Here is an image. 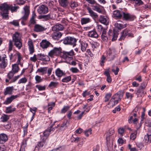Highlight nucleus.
<instances>
[{"label":"nucleus","instance_id":"nucleus-27","mask_svg":"<svg viewBox=\"0 0 151 151\" xmlns=\"http://www.w3.org/2000/svg\"><path fill=\"white\" fill-rule=\"evenodd\" d=\"M80 42L81 50L83 52H85L88 46V43L84 41H81Z\"/></svg>","mask_w":151,"mask_h":151},{"label":"nucleus","instance_id":"nucleus-26","mask_svg":"<svg viewBox=\"0 0 151 151\" xmlns=\"http://www.w3.org/2000/svg\"><path fill=\"white\" fill-rule=\"evenodd\" d=\"M17 97L18 96L17 95H12L10 97L7 98L4 102V104L7 105L10 104L14 99L17 98Z\"/></svg>","mask_w":151,"mask_h":151},{"label":"nucleus","instance_id":"nucleus-28","mask_svg":"<svg viewBox=\"0 0 151 151\" xmlns=\"http://www.w3.org/2000/svg\"><path fill=\"white\" fill-rule=\"evenodd\" d=\"M123 12H121L118 10H116L113 12V15L114 17L118 18H121L123 16Z\"/></svg>","mask_w":151,"mask_h":151},{"label":"nucleus","instance_id":"nucleus-2","mask_svg":"<svg viewBox=\"0 0 151 151\" xmlns=\"http://www.w3.org/2000/svg\"><path fill=\"white\" fill-rule=\"evenodd\" d=\"M0 9L1 10V14L4 18L8 17L9 11L10 10L9 5L6 3H4L0 5Z\"/></svg>","mask_w":151,"mask_h":151},{"label":"nucleus","instance_id":"nucleus-40","mask_svg":"<svg viewBox=\"0 0 151 151\" xmlns=\"http://www.w3.org/2000/svg\"><path fill=\"white\" fill-rule=\"evenodd\" d=\"M36 15L34 11L33 12L32 16V17L30 19V22L31 24H34L36 23V21L35 19Z\"/></svg>","mask_w":151,"mask_h":151},{"label":"nucleus","instance_id":"nucleus-14","mask_svg":"<svg viewBox=\"0 0 151 151\" xmlns=\"http://www.w3.org/2000/svg\"><path fill=\"white\" fill-rule=\"evenodd\" d=\"M55 17L53 16V14L52 13L50 12L48 14L43 15L39 16V19H43L44 21H47L50 19H53Z\"/></svg>","mask_w":151,"mask_h":151},{"label":"nucleus","instance_id":"nucleus-49","mask_svg":"<svg viewBox=\"0 0 151 151\" xmlns=\"http://www.w3.org/2000/svg\"><path fill=\"white\" fill-rule=\"evenodd\" d=\"M137 134V131H135L133 133L131 134L130 136V138L131 139L134 140L136 137V135Z\"/></svg>","mask_w":151,"mask_h":151},{"label":"nucleus","instance_id":"nucleus-24","mask_svg":"<svg viewBox=\"0 0 151 151\" xmlns=\"http://www.w3.org/2000/svg\"><path fill=\"white\" fill-rule=\"evenodd\" d=\"M14 90L13 86H9L6 87L5 89L4 93V95H11L12 93Z\"/></svg>","mask_w":151,"mask_h":151},{"label":"nucleus","instance_id":"nucleus-9","mask_svg":"<svg viewBox=\"0 0 151 151\" xmlns=\"http://www.w3.org/2000/svg\"><path fill=\"white\" fill-rule=\"evenodd\" d=\"M74 55V52L73 50H72L69 52L63 51L62 53L61 57L66 59L68 58H71Z\"/></svg>","mask_w":151,"mask_h":151},{"label":"nucleus","instance_id":"nucleus-16","mask_svg":"<svg viewBox=\"0 0 151 151\" xmlns=\"http://www.w3.org/2000/svg\"><path fill=\"white\" fill-rule=\"evenodd\" d=\"M50 45L52 47H53L52 45L51 44L50 42L46 40H42L40 43V46L42 49H46Z\"/></svg>","mask_w":151,"mask_h":151},{"label":"nucleus","instance_id":"nucleus-22","mask_svg":"<svg viewBox=\"0 0 151 151\" xmlns=\"http://www.w3.org/2000/svg\"><path fill=\"white\" fill-rule=\"evenodd\" d=\"M143 142L145 144L150 143L151 142V132L149 131L148 133L145 136Z\"/></svg>","mask_w":151,"mask_h":151},{"label":"nucleus","instance_id":"nucleus-8","mask_svg":"<svg viewBox=\"0 0 151 151\" xmlns=\"http://www.w3.org/2000/svg\"><path fill=\"white\" fill-rule=\"evenodd\" d=\"M136 18L135 16L130 14L124 12L123 19L124 20L128 21H132Z\"/></svg>","mask_w":151,"mask_h":151},{"label":"nucleus","instance_id":"nucleus-1","mask_svg":"<svg viewBox=\"0 0 151 151\" xmlns=\"http://www.w3.org/2000/svg\"><path fill=\"white\" fill-rule=\"evenodd\" d=\"M21 36L20 33L16 32L12 36V41L14 42V45L19 49H20L22 46Z\"/></svg>","mask_w":151,"mask_h":151},{"label":"nucleus","instance_id":"nucleus-17","mask_svg":"<svg viewBox=\"0 0 151 151\" xmlns=\"http://www.w3.org/2000/svg\"><path fill=\"white\" fill-rule=\"evenodd\" d=\"M37 59L39 60L48 61L50 60L49 57L42 53L38 54L37 55Z\"/></svg>","mask_w":151,"mask_h":151},{"label":"nucleus","instance_id":"nucleus-60","mask_svg":"<svg viewBox=\"0 0 151 151\" xmlns=\"http://www.w3.org/2000/svg\"><path fill=\"white\" fill-rule=\"evenodd\" d=\"M92 134V130L91 129H89L88 130H86L84 132V134L85 135L87 136L88 137L89 134Z\"/></svg>","mask_w":151,"mask_h":151},{"label":"nucleus","instance_id":"nucleus-57","mask_svg":"<svg viewBox=\"0 0 151 151\" xmlns=\"http://www.w3.org/2000/svg\"><path fill=\"white\" fill-rule=\"evenodd\" d=\"M118 133L120 137L123 136L124 132V129L123 128H120L118 130Z\"/></svg>","mask_w":151,"mask_h":151},{"label":"nucleus","instance_id":"nucleus-21","mask_svg":"<svg viewBox=\"0 0 151 151\" xmlns=\"http://www.w3.org/2000/svg\"><path fill=\"white\" fill-rule=\"evenodd\" d=\"M47 140H42V138H40V141L37 142V147L40 149L44 147L47 145Z\"/></svg>","mask_w":151,"mask_h":151},{"label":"nucleus","instance_id":"nucleus-38","mask_svg":"<svg viewBox=\"0 0 151 151\" xmlns=\"http://www.w3.org/2000/svg\"><path fill=\"white\" fill-rule=\"evenodd\" d=\"M91 21L89 18H83L81 19V22L82 25L86 24L90 22Z\"/></svg>","mask_w":151,"mask_h":151},{"label":"nucleus","instance_id":"nucleus-25","mask_svg":"<svg viewBox=\"0 0 151 151\" xmlns=\"http://www.w3.org/2000/svg\"><path fill=\"white\" fill-rule=\"evenodd\" d=\"M99 21L101 23L105 25H107L109 24L108 18L106 16L101 15Z\"/></svg>","mask_w":151,"mask_h":151},{"label":"nucleus","instance_id":"nucleus-52","mask_svg":"<svg viewBox=\"0 0 151 151\" xmlns=\"http://www.w3.org/2000/svg\"><path fill=\"white\" fill-rule=\"evenodd\" d=\"M27 81V79L25 77L22 78L19 80L18 81V84L24 83Z\"/></svg>","mask_w":151,"mask_h":151},{"label":"nucleus","instance_id":"nucleus-13","mask_svg":"<svg viewBox=\"0 0 151 151\" xmlns=\"http://www.w3.org/2000/svg\"><path fill=\"white\" fill-rule=\"evenodd\" d=\"M46 29V28L42 25L36 24L34 26L33 30L36 32H41L45 30Z\"/></svg>","mask_w":151,"mask_h":151},{"label":"nucleus","instance_id":"nucleus-51","mask_svg":"<svg viewBox=\"0 0 151 151\" xmlns=\"http://www.w3.org/2000/svg\"><path fill=\"white\" fill-rule=\"evenodd\" d=\"M70 108L69 106H65L63 107V108L62 109L61 111V113H65L68 110H69Z\"/></svg>","mask_w":151,"mask_h":151},{"label":"nucleus","instance_id":"nucleus-30","mask_svg":"<svg viewBox=\"0 0 151 151\" xmlns=\"http://www.w3.org/2000/svg\"><path fill=\"white\" fill-rule=\"evenodd\" d=\"M64 27L63 25L60 24H57L52 27L53 30L58 31L62 30L63 29Z\"/></svg>","mask_w":151,"mask_h":151},{"label":"nucleus","instance_id":"nucleus-50","mask_svg":"<svg viewBox=\"0 0 151 151\" xmlns=\"http://www.w3.org/2000/svg\"><path fill=\"white\" fill-rule=\"evenodd\" d=\"M10 10H11L12 12H16L17 9L19 8L18 6H13L12 5H9Z\"/></svg>","mask_w":151,"mask_h":151},{"label":"nucleus","instance_id":"nucleus-41","mask_svg":"<svg viewBox=\"0 0 151 151\" xmlns=\"http://www.w3.org/2000/svg\"><path fill=\"white\" fill-rule=\"evenodd\" d=\"M69 123V122L68 120H66L64 121L63 123L60 125V129L63 130L66 129L68 127L67 124V123Z\"/></svg>","mask_w":151,"mask_h":151},{"label":"nucleus","instance_id":"nucleus-31","mask_svg":"<svg viewBox=\"0 0 151 151\" xmlns=\"http://www.w3.org/2000/svg\"><path fill=\"white\" fill-rule=\"evenodd\" d=\"M88 35L89 37L96 38H97L99 36L97 32L95 30L89 32Z\"/></svg>","mask_w":151,"mask_h":151},{"label":"nucleus","instance_id":"nucleus-46","mask_svg":"<svg viewBox=\"0 0 151 151\" xmlns=\"http://www.w3.org/2000/svg\"><path fill=\"white\" fill-rule=\"evenodd\" d=\"M106 58L104 55H102L100 61V64L101 66H102L104 65V63L106 61Z\"/></svg>","mask_w":151,"mask_h":151},{"label":"nucleus","instance_id":"nucleus-64","mask_svg":"<svg viewBox=\"0 0 151 151\" xmlns=\"http://www.w3.org/2000/svg\"><path fill=\"white\" fill-rule=\"evenodd\" d=\"M10 23L16 26L19 25V22L18 20H13V21L10 22Z\"/></svg>","mask_w":151,"mask_h":151},{"label":"nucleus","instance_id":"nucleus-55","mask_svg":"<svg viewBox=\"0 0 151 151\" xmlns=\"http://www.w3.org/2000/svg\"><path fill=\"white\" fill-rule=\"evenodd\" d=\"M47 70V68L46 67L41 68L38 70V71L44 74L46 73Z\"/></svg>","mask_w":151,"mask_h":151},{"label":"nucleus","instance_id":"nucleus-7","mask_svg":"<svg viewBox=\"0 0 151 151\" xmlns=\"http://www.w3.org/2000/svg\"><path fill=\"white\" fill-rule=\"evenodd\" d=\"M54 130V129L52 127L47 128L43 132V135H40V137L42 138V140H46L48 141V137L50 134L51 133V132H53Z\"/></svg>","mask_w":151,"mask_h":151},{"label":"nucleus","instance_id":"nucleus-56","mask_svg":"<svg viewBox=\"0 0 151 151\" xmlns=\"http://www.w3.org/2000/svg\"><path fill=\"white\" fill-rule=\"evenodd\" d=\"M117 142L119 144L122 145L123 144L126 143V140H125L123 139L122 138H119L117 140Z\"/></svg>","mask_w":151,"mask_h":151},{"label":"nucleus","instance_id":"nucleus-45","mask_svg":"<svg viewBox=\"0 0 151 151\" xmlns=\"http://www.w3.org/2000/svg\"><path fill=\"white\" fill-rule=\"evenodd\" d=\"M16 109L12 108L11 106L7 107L6 109L5 112L6 113H10L15 111Z\"/></svg>","mask_w":151,"mask_h":151},{"label":"nucleus","instance_id":"nucleus-33","mask_svg":"<svg viewBox=\"0 0 151 151\" xmlns=\"http://www.w3.org/2000/svg\"><path fill=\"white\" fill-rule=\"evenodd\" d=\"M104 74L107 77L106 81L109 83H110L112 79L110 75L109 70H106L104 73Z\"/></svg>","mask_w":151,"mask_h":151},{"label":"nucleus","instance_id":"nucleus-54","mask_svg":"<svg viewBox=\"0 0 151 151\" xmlns=\"http://www.w3.org/2000/svg\"><path fill=\"white\" fill-rule=\"evenodd\" d=\"M125 95L127 98L131 100L133 97V94H131L129 92H126Z\"/></svg>","mask_w":151,"mask_h":151},{"label":"nucleus","instance_id":"nucleus-4","mask_svg":"<svg viewBox=\"0 0 151 151\" xmlns=\"http://www.w3.org/2000/svg\"><path fill=\"white\" fill-rule=\"evenodd\" d=\"M63 43L65 45H73V47L76 45L77 40L75 38L70 36L65 37L63 40Z\"/></svg>","mask_w":151,"mask_h":151},{"label":"nucleus","instance_id":"nucleus-58","mask_svg":"<svg viewBox=\"0 0 151 151\" xmlns=\"http://www.w3.org/2000/svg\"><path fill=\"white\" fill-rule=\"evenodd\" d=\"M137 108H135L131 113V114L134 116V118L137 117Z\"/></svg>","mask_w":151,"mask_h":151},{"label":"nucleus","instance_id":"nucleus-59","mask_svg":"<svg viewBox=\"0 0 151 151\" xmlns=\"http://www.w3.org/2000/svg\"><path fill=\"white\" fill-rule=\"evenodd\" d=\"M36 87L39 91L44 90L45 88V86H43L39 85H37Z\"/></svg>","mask_w":151,"mask_h":151},{"label":"nucleus","instance_id":"nucleus-29","mask_svg":"<svg viewBox=\"0 0 151 151\" xmlns=\"http://www.w3.org/2000/svg\"><path fill=\"white\" fill-rule=\"evenodd\" d=\"M8 140L7 136L5 134L2 133L0 134V141L1 143L6 142Z\"/></svg>","mask_w":151,"mask_h":151},{"label":"nucleus","instance_id":"nucleus-47","mask_svg":"<svg viewBox=\"0 0 151 151\" xmlns=\"http://www.w3.org/2000/svg\"><path fill=\"white\" fill-rule=\"evenodd\" d=\"M9 42L8 51V52H9L12 50L13 45L12 42V40H10L9 41Z\"/></svg>","mask_w":151,"mask_h":151},{"label":"nucleus","instance_id":"nucleus-61","mask_svg":"<svg viewBox=\"0 0 151 151\" xmlns=\"http://www.w3.org/2000/svg\"><path fill=\"white\" fill-rule=\"evenodd\" d=\"M136 145L137 147L140 150H141L144 148V146L142 143L141 142H138L136 143Z\"/></svg>","mask_w":151,"mask_h":151},{"label":"nucleus","instance_id":"nucleus-39","mask_svg":"<svg viewBox=\"0 0 151 151\" xmlns=\"http://www.w3.org/2000/svg\"><path fill=\"white\" fill-rule=\"evenodd\" d=\"M55 73L56 75L59 77H60L65 74V72L59 68H58L56 70Z\"/></svg>","mask_w":151,"mask_h":151},{"label":"nucleus","instance_id":"nucleus-23","mask_svg":"<svg viewBox=\"0 0 151 151\" xmlns=\"http://www.w3.org/2000/svg\"><path fill=\"white\" fill-rule=\"evenodd\" d=\"M62 35L61 33L56 31L52 34L51 36L54 40H58L61 37Z\"/></svg>","mask_w":151,"mask_h":151},{"label":"nucleus","instance_id":"nucleus-5","mask_svg":"<svg viewBox=\"0 0 151 151\" xmlns=\"http://www.w3.org/2000/svg\"><path fill=\"white\" fill-rule=\"evenodd\" d=\"M29 6L26 5L24 8V15L21 18L22 20L21 23L23 25H24V22L27 19L30 13Z\"/></svg>","mask_w":151,"mask_h":151},{"label":"nucleus","instance_id":"nucleus-48","mask_svg":"<svg viewBox=\"0 0 151 151\" xmlns=\"http://www.w3.org/2000/svg\"><path fill=\"white\" fill-rule=\"evenodd\" d=\"M78 6L77 2L73 1H70V6L72 9H74Z\"/></svg>","mask_w":151,"mask_h":151},{"label":"nucleus","instance_id":"nucleus-34","mask_svg":"<svg viewBox=\"0 0 151 151\" xmlns=\"http://www.w3.org/2000/svg\"><path fill=\"white\" fill-rule=\"evenodd\" d=\"M114 130L113 129H111L106 134V139L107 141L109 140V137L113 135L114 133Z\"/></svg>","mask_w":151,"mask_h":151},{"label":"nucleus","instance_id":"nucleus-11","mask_svg":"<svg viewBox=\"0 0 151 151\" xmlns=\"http://www.w3.org/2000/svg\"><path fill=\"white\" fill-rule=\"evenodd\" d=\"M118 94H116L114 96L109 103V104L110 105V107H112L114 106L116 104H117L118 102V100H117V97H119Z\"/></svg>","mask_w":151,"mask_h":151},{"label":"nucleus","instance_id":"nucleus-32","mask_svg":"<svg viewBox=\"0 0 151 151\" xmlns=\"http://www.w3.org/2000/svg\"><path fill=\"white\" fill-rule=\"evenodd\" d=\"M101 38L102 40L104 42H107L109 40V38L106 35V32L104 29L102 32Z\"/></svg>","mask_w":151,"mask_h":151},{"label":"nucleus","instance_id":"nucleus-53","mask_svg":"<svg viewBox=\"0 0 151 151\" xmlns=\"http://www.w3.org/2000/svg\"><path fill=\"white\" fill-rule=\"evenodd\" d=\"M71 77L70 76L65 77L62 79V81L63 82H68L71 80Z\"/></svg>","mask_w":151,"mask_h":151},{"label":"nucleus","instance_id":"nucleus-63","mask_svg":"<svg viewBox=\"0 0 151 151\" xmlns=\"http://www.w3.org/2000/svg\"><path fill=\"white\" fill-rule=\"evenodd\" d=\"M147 86V83L145 82H143L141 83L140 86L139 87V88H140L141 89H142L143 90H144L146 88V86Z\"/></svg>","mask_w":151,"mask_h":151},{"label":"nucleus","instance_id":"nucleus-43","mask_svg":"<svg viewBox=\"0 0 151 151\" xmlns=\"http://www.w3.org/2000/svg\"><path fill=\"white\" fill-rule=\"evenodd\" d=\"M93 9L98 12L99 13H100L102 12V10L100 7V6L98 4L93 6Z\"/></svg>","mask_w":151,"mask_h":151},{"label":"nucleus","instance_id":"nucleus-6","mask_svg":"<svg viewBox=\"0 0 151 151\" xmlns=\"http://www.w3.org/2000/svg\"><path fill=\"white\" fill-rule=\"evenodd\" d=\"M122 35L119 39V40H124L127 36L128 37H133V34L131 32V31L128 28H127L124 29L122 32Z\"/></svg>","mask_w":151,"mask_h":151},{"label":"nucleus","instance_id":"nucleus-20","mask_svg":"<svg viewBox=\"0 0 151 151\" xmlns=\"http://www.w3.org/2000/svg\"><path fill=\"white\" fill-rule=\"evenodd\" d=\"M27 44L29 53L30 54H32L35 52L34 46L32 40L31 39H29Z\"/></svg>","mask_w":151,"mask_h":151},{"label":"nucleus","instance_id":"nucleus-42","mask_svg":"<svg viewBox=\"0 0 151 151\" xmlns=\"http://www.w3.org/2000/svg\"><path fill=\"white\" fill-rule=\"evenodd\" d=\"M59 3L62 6L65 7L68 5V0H60Z\"/></svg>","mask_w":151,"mask_h":151},{"label":"nucleus","instance_id":"nucleus-36","mask_svg":"<svg viewBox=\"0 0 151 151\" xmlns=\"http://www.w3.org/2000/svg\"><path fill=\"white\" fill-rule=\"evenodd\" d=\"M122 22L120 21H117L114 24L115 29L118 30H120L122 29Z\"/></svg>","mask_w":151,"mask_h":151},{"label":"nucleus","instance_id":"nucleus-35","mask_svg":"<svg viewBox=\"0 0 151 151\" xmlns=\"http://www.w3.org/2000/svg\"><path fill=\"white\" fill-rule=\"evenodd\" d=\"M9 116L4 114H3L0 118V121L3 122H6L9 119Z\"/></svg>","mask_w":151,"mask_h":151},{"label":"nucleus","instance_id":"nucleus-44","mask_svg":"<svg viewBox=\"0 0 151 151\" xmlns=\"http://www.w3.org/2000/svg\"><path fill=\"white\" fill-rule=\"evenodd\" d=\"M6 57H4L2 59V62L0 64V66H6L7 65V60L5 59Z\"/></svg>","mask_w":151,"mask_h":151},{"label":"nucleus","instance_id":"nucleus-12","mask_svg":"<svg viewBox=\"0 0 151 151\" xmlns=\"http://www.w3.org/2000/svg\"><path fill=\"white\" fill-rule=\"evenodd\" d=\"M37 11L39 14H45L48 12V8L44 5H42L39 7Z\"/></svg>","mask_w":151,"mask_h":151},{"label":"nucleus","instance_id":"nucleus-62","mask_svg":"<svg viewBox=\"0 0 151 151\" xmlns=\"http://www.w3.org/2000/svg\"><path fill=\"white\" fill-rule=\"evenodd\" d=\"M14 73L12 72V71H10L7 74V77L9 78V79L10 80L14 76Z\"/></svg>","mask_w":151,"mask_h":151},{"label":"nucleus","instance_id":"nucleus-19","mask_svg":"<svg viewBox=\"0 0 151 151\" xmlns=\"http://www.w3.org/2000/svg\"><path fill=\"white\" fill-rule=\"evenodd\" d=\"M86 8L89 13L90 15L93 18H97L98 15L89 6H86Z\"/></svg>","mask_w":151,"mask_h":151},{"label":"nucleus","instance_id":"nucleus-10","mask_svg":"<svg viewBox=\"0 0 151 151\" xmlns=\"http://www.w3.org/2000/svg\"><path fill=\"white\" fill-rule=\"evenodd\" d=\"M116 51L114 48H109L107 53V56L110 60L114 59L115 55L116 54Z\"/></svg>","mask_w":151,"mask_h":151},{"label":"nucleus","instance_id":"nucleus-18","mask_svg":"<svg viewBox=\"0 0 151 151\" xmlns=\"http://www.w3.org/2000/svg\"><path fill=\"white\" fill-rule=\"evenodd\" d=\"M108 34L110 37L111 36L112 37L111 39L112 41H114L117 39L119 34L116 31H114L113 33L112 30L111 29L109 30Z\"/></svg>","mask_w":151,"mask_h":151},{"label":"nucleus","instance_id":"nucleus-15","mask_svg":"<svg viewBox=\"0 0 151 151\" xmlns=\"http://www.w3.org/2000/svg\"><path fill=\"white\" fill-rule=\"evenodd\" d=\"M17 55L18 56V60H17V63L18 65H19L21 66H22L23 65V63H22L21 60L22 58L21 56V55L20 53L18 52H17L16 53L14 54V55H13L11 53L10 55V60L12 59L14 57V56Z\"/></svg>","mask_w":151,"mask_h":151},{"label":"nucleus","instance_id":"nucleus-3","mask_svg":"<svg viewBox=\"0 0 151 151\" xmlns=\"http://www.w3.org/2000/svg\"><path fill=\"white\" fill-rule=\"evenodd\" d=\"M61 48L59 47H55L53 49L51 50L48 53V55L51 58H54L55 56H58L60 55H62Z\"/></svg>","mask_w":151,"mask_h":151},{"label":"nucleus","instance_id":"nucleus-37","mask_svg":"<svg viewBox=\"0 0 151 151\" xmlns=\"http://www.w3.org/2000/svg\"><path fill=\"white\" fill-rule=\"evenodd\" d=\"M144 92V90L139 87L136 94L138 97H141L143 96Z\"/></svg>","mask_w":151,"mask_h":151}]
</instances>
